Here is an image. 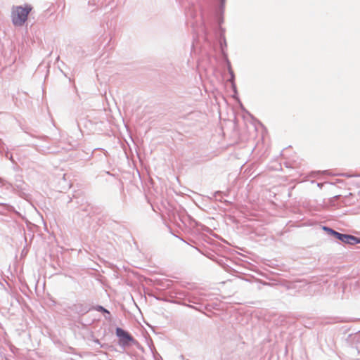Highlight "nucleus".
<instances>
[{
  "instance_id": "obj_1",
  "label": "nucleus",
  "mask_w": 360,
  "mask_h": 360,
  "mask_svg": "<svg viewBox=\"0 0 360 360\" xmlns=\"http://www.w3.org/2000/svg\"><path fill=\"white\" fill-rule=\"evenodd\" d=\"M115 333L117 338V345L122 352L137 343L136 340L129 331L120 327L117 326L115 328Z\"/></svg>"
},
{
  "instance_id": "obj_2",
  "label": "nucleus",
  "mask_w": 360,
  "mask_h": 360,
  "mask_svg": "<svg viewBox=\"0 0 360 360\" xmlns=\"http://www.w3.org/2000/svg\"><path fill=\"white\" fill-rule=\"evenodd\" d=\"M322 229L327 234L333 236V238L339 240L340 241L349 245H355L360 243V238L356 237L350 234H345L340 233L330 227L323 226Z\"/></svg>"
},
{
  "instance_id": "obj_3",
  "label": "nucleus",
  "mask_w": 360,
  "mask_h": 360,
  "mask_svg": "<svg viewBox=\"0 0 360 360\" xmlns=\"http://www.w3.org/2000/svg\"><path fill=\"white\" fill-rule=\"evenodd\" d=\"M32 8L29 6L25 7L17 6L13 8L12 11V21L15 26H22L27 19V15Z\"/></svg>"
},
{
  "instance_id": "obj_4",
  "label": "nucleus",
  "mask_w": 360,
  "mask_h": 360,
  "mask_svg": "<svg viewBox=\"0 0 360 360\" xmlns=\"http://www.w3.org/2000/svg\"><path fill=\"white\" fill-rule=\"evenodd\" d=\"M224 9L220 10V4H218L216 11V18L218 23V32H225V30L221 27V24L224 22Z\"/></svg>"
},
{
  "instance_id": "obj_5",
  "label": "nucleus",
  "mask_w": 360,
  "mask_h": 360,
  "mask_svg": "<svg viewBox=\"0 0 360 360\" xmlns=\"http://www.w3.org/2000/svg\"><path fill=\"white\" fill-rule=\"evenodd\" d=\"M219 42L220 44V47H221L222 53L224 54V48L226 47V46H227L226 38L224 36V32H219Z\"/></svg>"
},
{
  "instance_id": "obj_6",
  "label": "nucleus",
  "mask_w": 360,
  "mask_h": 360,
  "mask_svg": "<svg viewBox=\"0 0 360 360\" xmlns=\"http://www.w3.org/2000/svg\"><path fill=\"white\" fill-rule=\"evenodd\" d=\"M230 78L228 79V82H229L231 84L232 89L235 94H237V89L236 85L235 83V75L234 72L229 73Z\"/></svg>"
},
{
  "instance_id": "obj_7",
  "label": "nucleus",
  "mask_w": 360,
  "mask_h": 360,
  "mask_svg": "<svg viewBox=\"0 0 360 360\" xmlns=\"http://www.w3.org/2000/svg\"><path fill=\"white\" fill-rule=\"evenodd\" d=\"M219 4H220V10H223L225 8V4L226 0H217Z\"/></svg>"
},
{
  "instance_id": "obj_8",
  "label": "nucleus",
  "mask_w": 360,
  "mask_h": 360,
  "mask_svg": "<svg viewBox=\"0 0 360 360\" xmlns=\"http://www.w3.org/2000/svg\"><path fill=\"white\" fill-rule=\"evenodd\" d=\"M226 63H227V69H228L229 73L233 72V70H232V68H231V63L228 59H226Z\"/></svg>"
},
{
  "instance_id": "obj_9",
  "label": "nucleus",
  "mask_w": 360,
  "mask_h": 360,
  "mask_svg": "<svg viewBox=\"0 0 360 360\" xmlns=\"http://www.w3.org/2000/svg\"><path fill=\"white\" fill-rule=\"evenodd\" d=\"M221 195H222V192L221 191H216L214 193V197L215 198L221 197Z\"/></svg>"
},
{
  "instance_id": "obj_10",
  "label": "nucleus",
  "mask_w": 360,
  "mask_h": 360,
  "mask_svg": "<svg viewBox=\"0 0 360 360\" xmlns=\"http://www.w3.org/2000/svg\"><path fill=\"white\" fill-rule=\"evenodd\" d=\"M356 349H357L358 352H359V349H360V343L359 344H357L356 346H355Z\"/></svg>"
},
{
  "instance_id": "obj_11",
  "label": "nucleus",
  "mask_w": 360,
  "mask_h": 360,
  "mask_svg": "<svg viewBox=\"0 0 360 360\" xmlns=\"http://www.w3.org/2000/svg\"><path fill=\"white\" fill-rule=\"evenodd\" d=\"M345 176L351 177L352 176H350V175H345ZM353 176L360 177V174H356V175H354Z\"/></svg>"
},
{
  "instance_id": "obj_12",
  "label": "nucleus",
  "mask_w": 360,
  "mask_h": 360,
  "mask_svg": "<svg viewBox=\"0 0 360 360\" xmlns=\"http://www.w3.org/2000/svg\"><path fill=\"white\" fill-rule=\"evenodd\" d=\"M180 359H182V360H184V355H180Z\"/></svg>"
},
{
  "instance_id": "obj_13",
  "label": "nucleus",
  "mask_w": 360,
  "mask_h": 360,
  "mask_svg": "<svg viewBox=\"0 0 360 360\" xmlns=\"http://www.w3.org/2000/svg\"><path fill=\"white\" fill-rule=\"evenodd\" d=\"M156 300H164L163 299H161V298H159V297H155Z\"/></svg>"
},
{
  "instance_id": "obj_14",
  "label": "nucleus",
  "mask_w": 360,
  "mask_h": 360,
  "mask_svg": "<svg viewBox=\"0 0 360 360\" xmlns=\"http://www.w3.org/2000/svg\"><path fill=\"white\" fill-rule=\"evenodd\" d=\"M188 307H189L191 308H194L193 306H191V305H188Z\"/></svg>"
},
{
  "instance_id": "obj_15",
  "label": "nucleus",
  "mask_w": 360,
  "mask_h": 360,
  "mask_svg": "<svg viewBox=\"0 0 360 360\" xmlns=\"http://www.w3.org/2000/svg\"><path fill=\"white\" fill-rule=\"evenodd\" d=\"M318 186L321 187V184H318Z\"/></svg>"
},
{
  "instance_id": "obj_16",
  "label": "nucleus",
  "mask_w": 360,
  "mask_h": 360,
  "mask_svg": "<svg viewBox=\"0 0 360 360\" xmlns=\"http://www.w3.org/2000/svg\"><path fill=\"white\" fill-rule=\"evenodd\" d=\"M339 197H340V195L335 196V198H338Z\"/></svg>"
}]
</instances>
